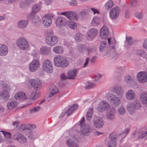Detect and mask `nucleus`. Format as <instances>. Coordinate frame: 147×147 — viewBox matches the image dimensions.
<instances>
[{
    "label": "nucleus",
    "instance_id": "nucleus-1",
    "mask_svg": "<svg viewBox=\"0 0 147 147\" xmlns=\"http://www.w3.org/2000/svg\"><path fill=\"white\" fill-rule=\"evenodd\" d=\"M55 66L58 67H66L69 65V61L62 55H57L53 59Z\"/></svg>",
    "mask_w": 147,
    "mask_h": 147
},
{
    "label": "nucleus",
    "instance_id": "nucleus-2",
    "mask_svg": "<svg viewBox=\"0 0 147 147\" xmlns=\"http://www.w3.org/2000/svg\"><path fill=\"white\" fill-rule=\"evenodd\" d=\"M85 118L82 117L80 121V125L81 126V134L85 136L89 135L91 132V129L89 125L84 123Z\"/></svg>",
    "mask_w": 147,
    "mask_h": 147
},
{
    "label": "nucleus",
    "instance_id": "nucleus-3",
    "mask_svg": "<svg viewBox=\"0 0 147 147\" xmlns=\"http://www.w3.org/2000/svg\"><path fill=\"white\" fill-rule=\"evenodd\" d=\"M141 107L140 103L136 101L129 103L127 106V109L130 114L134 113L136 110L139 109Z\"/></svg>",
    "mask_w": 147,
    "mask_h": 147
},
{
    "label": "nucleus",
    "instance_id": "nucleus-4",
    "mask_svg": "<svg viewBox=\"0 0 147 147\" xmlns=\"http://www.w3.org/2000/svg\"><path fill=\"white\" fill-rule=\"evenodd\" d=\"M43 71L46 72L50 74L53 71V67L52 64L50 60L48 59L45 60L42 64Z\"/></svg>",
    "mask_w": 147,
    "mask_h": 147
},
{
    "label": "nucleus",
    "instance_id": "nucleus-5",
    "mask_svg": "<svg viewBox=\"0 0 147 147\" xmlns=\"http://www.w3.org/2000/svg\"><path fill=\"white\" fill-rule=\"evenodd\" d=\"M45 42L48 46H53L56 45L58 42L57 37L55 36L47 35L45 37Z\"/></svg>",
    "mask_w": 147,
    "mask_h": 147
},
{
    "label": "nucleus",
    "instance_id": "nucleus-6",
    "mask_svg": "<svg viewBox=\"0 0 147 147\" xmlns=\"http://www.w3.org/2000/svg\"><path fill=\"white\" fill-rule=\"evenodd\" d=\"M16 43L18 47L22 50H27L29 47V44L26 40L22 37L18 39Z\"/></svg>",
    "mask_w": 147,
    "mask_h": 147
},
{
    "label": "nucleus",
    "instance_id": "nucleus-7",
    "mask_svg": "<svg viewBox=\"0 0 147 147\" xmlns=\"http://www.w3.org/2000/svg\"><path fill=\"white\" fill-rule=\"evenodd\" d=\"M107 98L108 101L115 106H117L120 103V98L119 97L112 94H109L107 96Z\"/></svg>",
    "mask_w": 147,
    "mask_h": 147
},
{
    "label": "nucleus",
    "instance_id": "nucleus-8",
    "mask_svg": "<svg viewBox=\"0 0 147 147\" xmlns=\"http://www.w3.org/2000/svg\"><path fill=\"white\" fill-rule=\"evenodd\" d=\"M60 15L65 16L70 20L77 21L78 20L77 13L73 11H67L62 12L61 13Z\"/></svg>",
    "mask_w": 147,
    "mask_h": 147
},
{
    "label": "nucleus",
    "instance_id": "nucleus-9",
    "mask_svg": "<svg viewBox=\"0 0 147 147\" xmlns=\"http://www.w3.org/2000/svg\"><path fill=\"white\" fill-rule=\"evenodd\" d=\"M29 83L36 91L39 90L42 86L41 82L38 79L30 80Z\"/></svg>",
    "mask_w": 147,
    "mask_h": 147
},
{
    "label": "nucleus",
    "instance_id": "nucleus-10",
    "mask_svg": "<svg viewBox=\"0 0 147 147\" xmlns=\"http://www.w3.org/2000/svg\"><path fill=\"white\" fill-rule=\"evenodd\" d=\"M86 44H79L77 47L78 50L80 52H87L88 53H89L92 51L95 50L94 47H87Z\"/></svg>",
    "mask_w": 147,
    "mask_h": 147
},
{
    "label": "nucleus",
    "instance_id": "nucleus-11",
    "mask_svg": "<svg viewBox=\"0 0 147 147\" xmlns=\"http://www.w3.org/2000/svg\"><path fill=\"white\" fill-rule=\"evenodd\" d=\"M40 65V64L38 61L36 59H34L29 64V70L30 72H35L39 69Z\"/></svg>",
    "mask_w": 147,
    "mask_h": 147
},
{
    "label": "nucleus",
    "instance_id": "nucleus-12",
    "mask_svg": "<svg viewBox=\"0 0 147 147\" xmlns=\"http://www.w3.org/2000/svg\"><path fill=\"white\" fill-rule=\"evenodd\" d=\"M117 136L114 133H112L110 134L109 140L108 142V147H116L117 145L116 138Z\"/></svg>",
    "mask_w": 147,
    "mask_h": 147
},
{
    "label": "nucleus",
    "instance_id": "nucleus-13",
    "mask_svg": "<svg viewBox=\"0 0 147 147\" xmlns=\"http://www.w3.org/2000/svg\"><path fill=\"white\" fill-rule=\"evenodd\" d=\"M109 107V105L108 103L105 101H102L98 104L97 109L98 112L102 113L107 110Z\"/></svg>",
    "mask_w": 147,
    "mask_h": 147
},
{
    "label": "nucleus",
    "instance_id": "nucleus-14",
    "mask_svg": "<svg viewBox=\"0 0 147 147\" xmlns=\"http://www.w3.org/2000/svg\"><path fill=\"white\" fill-rule=\"evenodd\" d=\"M137 78L138 81L141 83L147 82V72L146 71H140L138 73Z\"/></svg>",
    "mask_w": 147,
    "mask_h": 147
},
{
    "label": "nucleus",
    "instance_id": "nucleus-15",
    "mask_svg": "<svg viewBox=\"0 0 147 147\" xmlns=\"http://www.w3.org/2000/svg\"><path fill=\"white\" fill-rule=\"evenodd\" d=\"M120 8L117 6L113 7L109 12V15L110 18L112 19H116L119 15Z\"/></svg>",
    "mask_w": 147,
    "mask_h": 147
},
{
    "label": "nucleus",
    "instance_id": "nucleus-16",
    "mask_svg": "<svg viewBox=\"0 0 147 147\" xmlns=\"http://www.w3.org/2000/svg\"><path fill=\"white\" fill-rule=\"evenodd\" d=\"M79 141L75 137H72L66 141L67 145L69 147H79Z\"/></svg>",
    "mask_w": 147,
    "mask_h": 147
},
{
    "label": "nucleus",
    "instance_id": "nucleus-17",
    "mask_svg": "<svg viewBox=\"0 0 147 147\" xmlns=\"http://www.w3.org/2000/svg\"><path fill=\"white\" fill-rule=\"evenodd\" d=\"M13 138V139L20 143H24L27 142L26 138L20 133H17L14 134Z\"/></svg>",
    "mask_w": 147,
    "mask_h": 147
},
{
    "label": "nucleus",
    "instance_id": "nucleus-18",
    "mask_svg": "<svg viewBox=\"0 0 147 147\" xmlns=\"http://www.w3.org/2000/svg\"><path fill=\"white\" fill-rule=\"evenodd\" d=\"M43 24L45 26L49 27L52 23V20L50 14L45 15L42 18Z\"/></svg>",
    "mask_w": 147,
    "mask_h": 147
},
{
    "label": "nucleus",
    "instance_id": "nucleus-19",
    "mask_svg": "<svg viewBox=\"0 0 147 147\" xmlns=\"http://www.w3.org/2000/svg\"><path fill=\"white\" fill-rule=\"evenodd\" d=\"M97 31L95 28H92L87 33V38L89 40H91L94 38L96 35Z\"/></svg>",
    "mask_w": 147,
    "mask_h": 147
},
{
    "label": "nucleus",
    "instance_id": "nucleus-20",
    "mask_svg": "<svg viewBox=\"0 0 147 147\" xmlns=\"http://www.w3.org/2000/svg\"><path fill=\"white\" fill-rule=\"evenodd\" d=\"M104 122L102 119L98 117L95 118L93 121V125L97 128H100L102 126Z\"/></svg>",
    "mask_w": 147,
    "mask_h": 147
},
{
    "label": "nucleus",
    "instance_id": "nucleus-21",
    "mask_svg": "<svg viewBox=\"0 0 147 147\" xmlns=\"http://www.w3.org/2000/svg\"><path fill=\"white\" fill-rule=\"evenodd\" d=\"M35 0H24V2H21L20 4V7L24 8L26 7H30L34 2Z\"/></svg>",
    "mask_w": 147,
    "mask_h": 147
},
{
    "label": "nucleus",
    "instance_id": "nucleus-22",
    "mask_svg": "<svg viewBox=\"0 0 147 147\" xmlns=\"http://www.w3.org/2000/svg\"><path fill=\"white\" fill-rule=\"evenodd\" d=\"M126 98L129 100H133L135 98V94L132 90H129L125 93Z\"/></svg>",
    "mask_w": 147,
    "mask_h": 147
},
{
    "label": "nucleus",
    "instance_id": "nucleus-23",
    "mask_svg": "<svg viewBox=\"0 0 147 147\" xmlns=\"http://www.w3.org/2000/svg\"><path fill=\"white\" fill-rule=\"evenodd\" d=\"M108 28H101L100 30V35L101 38L106 39L108 36L109 31Z\"/></svg>",
    "mask_w": 147,
    "mask_h": 147
},
{
    "label": "nucleus",
    "instance_id": "nucleus-24",
    "mask_svg": "<svg viewBox=\"0 0 147 147\" xmlns=\"http://www.w3.org/2000/svg\"><path fill=\"white\" fill-rule=\"evenodd\" d=\"M65 18L60 17L58 18L56 20V24L57 27L63 26L65 24Z\"/></svg>",
    "mask_w": 147,
    "mask_h": 147
},
{
    "label": "nucleus",
    "instance_id": "nucleus-25",
    "mask_svg": "<svg viewBox=\"0 0 147 147\" xmlns=\"http://www.w3.org/2000/svg\"><path fill=\"white\" fill-rule=\"evenodd\" d=\"M64 51L63 47L59 45L55 46L53 49V51L57 54H62L63 53Z\"/></svg>",
    "mask_w": 147,
    "mask_h": 147
},
{
    "label": "nucleus",
    "instance_id": "nucleus-26",
    "mask_svg": "<svg viewBox=\"0 0 147 147\" xmlns=\"http://www.w3.org/2000/svg\"><path fill=\"white\" fill-rule=\"evenodd\" d=\"M15 98L17 100H24L27 98L26 95L23 92H18L14 95Z\"/></svg>",
    "mask_w": 147,
    "mask_h": 147
},
{
    "label": "nucleus",
    "instance_id": "nucleus-27",
    "mask_svg": "<svg viewBox=\"0 0 147 147\" xmlns=\"http://www.w3.org/2000/svg\"><path fill=\"white\" fill-rule=\"evenodd\" d=\"M8 49L5 45L0 44V55L4 56L8 53Z\"/></svg>",
    "mask_w": 147,
    "mask_h": 147
},
{
    "label": "nucleus",
    "instance_id": "nucleus-28",
    "mask_svg": "<svg viewBox=\"0 0 147 147\" xmlns=\"http://www.w3.org/2000/svg\"><path fill=\"white\" fill-rule=\"evenodd\" d=\"M50 91L49 94V96L51 98L55 94L58 93L59 91L58 88L54 85H52L50 88Z\"/></svg>",
    "mask_w": 147,
    "mask_h": 147
},
{
    "label": "nucleus",
    "instance_id": "nucleus-29",
    "mask_svg": "<svg viewBox=\"0 0 147 147\" xmlns=\"http://www.w3.org/2000/svg\"><path fill=\"white\" fill-rule=\"evenodd\" d=\"M113 91L119 97H121L123 94V90L119 86H115Z\"/></svg>",
    "mask_w": 147,
    "mask_h": 147
},
{
    "label": "nucleus",
    "instance_id": "nucleus-30",
    "mask_svg": "<svg viewBox=\"0 0 147 147\" xmlns=\"http://www.w3.org/2000/svg\"><path fill=\"white\" fill-rule=\"evenodd\" d=\"M140 100L142 103L147 104V92H143L140 95Z\"/></svg>",
    "mask_w": 147,
    "mask_h": 147
},
{
    "label": "nucleus",
    "instance_id": "nucleus-31",
    "mask_svg": "<svg viewBox=\"0 0 147 147\" xmlns=\"http://www.w3.org/2000/svg\"><path fill=\"white\" fill-rule=\"evenodd\" d=\"M36 128V126L34 125H31L30 124H24L21 125L20 127V130H24L25 129L28 130H31Z\"/></svg>",
    "mask_w": 147,
    "mask_h": 147
},
{
    "label": "nucleus",
    "instance_id": "nucleus-32",
    "mask_svg": "<svg viewBox=\"0 0 147 147\" xmlns=\"http://www.w3.org/2000/svg\"><path fill=\"white\" fill-rule=\"evenodd\" d=\"M0 97L5 100H7L9 97V92L6 90H3L0 92Z\"/></svg>",
    "mask_w": 147,
    "mask_h": 147
},
{
    "label": "nucleus",
    "instance_id": "nucleus-33",
    "mask_svg": "<svg viewBox=\"0 0 147 147\" xmlns=\"http://www.w3.org/2000/svg\"><path fill=\"white\" fill-rule=\"evenodd\" d=\"M18 103L15 101H11L8 102L7 104V108L9 110H11L17 107Z\"/></svg>",
    "mask_w": 147,
    "mask_h": 147
},
{
    "label": "nucleus",
    "instance_id": "nucleus-34",
    "mask_svg": "<svg viewBox=\"0 0 147 147\" xmlns=\"http://www.w3.org/2000/svg\"><path fill=\"white\" fill-rule=\"evenodd\" d=\"M115 113V109L114 108H111L107 115V118L109 119H113L114 118Z\"/></svg>",
    "mask_w": 147,
    "mask_h": 147
},
{
    "label": "nucleus",
    "instance_id": "nucleus-35",
    "mask_svg": "<svg viewBox=\"0 0 147 147\" xmlns=\"http://www.w3.org/2000/svg\"><path fill=\"white\" fill-rule=\"evenodd\" d=\"M28 22L27 20L19 21L17 23L18 26L19 28H25L27 27Z\"/></svg>",
    "mask_w": 147,
    "mask_h": 147
},
{
    "label": "nucleus",
    "instance_id": "nucleus-36",
    "mask_svg": "<svg viewBox=\"0 0 147 147\" xmlns=\"http://www.w3.org/2000/svg\"><path fill=\"white\" fill-rule=\"evenodd\" d=\"M40 51V53L45 55H48L51 53V50L47 47H42L41 48Z\"/></svg>",
    "mask_w": 147,
    "mask_h": 147
},
{
    "label": "nucleus",
    "instance_id": "nucleus-37",
    "mask_svg": "<svg viewBox=\"0 0 147 147\" xmlns=\"http://www.w3.org/2000/svg\"><path fill=\"white\" fill-rule=\"evenodd\" d=\"M41 3V2H40L39 3L40 4H35L33 6L32 11L33 13L36 14L40 11V9L41 6L42 5Z\"/></svg>",
    "mask_w": 147,
    "mask_h": 147
},
{
    "label": "nucleus",
    "instance_id": "nucleus-38",
    "mask_svg": "<svg viewBox=\"0 0 147 147\" xmlns=\"http://www.w3.org/2000/svg\"><path fill=\"white\" fill-rule=\"evenodd\" d=\"M3 78H4V79H2V78L0 79L1 81L0 84L3 88H6V89L9 90V87L8 86V84H6L7 79L5 77H4Z\"/></svg>",
    "mask_w": 147,
    "mask_h": 147
},
{
    "label": "nucleus",
    "instance_id": "nucleus-39",
    "mask_svg": "<svg viewBox=\"0 0 147 147\" xmlns=\"http://www.w3.org/2000/svg\"><path fill=\"white\" fill-rule=\"evenodd\" d=\"M77 74V70L76 69L69 70L67 73L68 76L69 77V78L71 79H74Z\"/></svg>",
    "mask_w": 147,
    "mask_h": 147
},
{
    "label": "nucleus",
    "instance_id": "nucleus-40",
    "mask_svg": "<svg viewBox=\"0 0 147 147\" xmlns=\"http://www.w3.org/2000/svg\"><path fill=\"white\" fill-rule=\"evenodd\" d=\"M93 114V110L92 108L89 109L86 114V119L88 121H90L91 119Z\"/></svg>",
    "mask_w": 147,
    "mask_h": 147
},
{
    "label": "nucleus",
    "instance_id": "nucleus-41",
    "mask_svg": "<svg viewBox=\"0 0 147 147\" xmlns=\"http://www.w3.org/2000/svg\"><path fill=\"white\" fill-rule=\"evenodd\" d=\"M78 107V104H74L69 109L67 112V113L68 114L67 115L68 116H69L72 113L75 111L77 109Z\"/></svg>",
    "mask_w": 147,
    "mask_h": 147
},
{
    "label": "nucleus",
    "instance_id": "nucleus-42",
    "mask_svg": "<svg viewBox=\"0 0 147 147\" xmlns=\"http://www.w3.org/2000/svg\"><path fill=\"white\" fill-rule=\"evenodd\" d=\"M91 24L93 26H96L100 24V19L97 17H94L92 20Z\"/></svg>",
    "mask_w": 147,
    "mask_h": 147
},
{
    "label": "nucleus",
    "instance_id": "nucleus-43",
    "mask_svg": "<svg viewBox=\"0 0 147 147\" xmlns=\"http://www.w3.org/2000/svg\"><path fill=\"white\" fill-rule=\"evenodd\" d=\"M113 5V4L111 0H109L108 1L105 5V8L107 10L110 9Z\"/></svg>",
    "mask_w": 147,
    "mask_h": 147
},
{
    "label": "nucleus",
    "instance_id": "nucleus-44",
    "mask_svg": "<svg viewBox=\"0 0 147 147\" xmlns=\"http://www.w3.org/2000/svg\"><path fill=\"white\" fill-rule=\"evenodd\" d=\"M136 54L137 55L143 57H144L146 55V52L142 49L137 50L136 52Z\"/></svg>",
    "mask_w": 147,
    "mask_h": 147
},
{
    "label": "nucleus",
    "instance_id": "nucleus-45",
    "mask_svg": "<svg viewBox=\"0 0 147 147\" xmlns=\"http://www.w3.org/2000/svg\"><path fill=\"white\" fill-rule=\"evenodd\" d=\"M83 39V36L80 33H76L75 36V40L77 41H80Z\"/></svg>",
    "mask_w": 147,
    "mask_h": 147
},
{
    "label": "nucleus",
    "instance_id": "nucleus-46",
    "mask_svg": "<svg viewBox=\"0 0 147 147\" xmlns=\"http://www.w3.org/2000/svg\"><path fill=\"white\" fill-rule=\"evenodd\" d=\"M125 81L127 83H131L132 82H133L134 81L133 79L129 75L126 76L125 78Z\"/></svg>",
    "mask_w": 147,
    "mask_h": 147
},
{
    "label": "nucleus",
    "instance_id": "nucleus-47",
    "mask_svg": "<svg viewBox=\"0 0 147 147\" xmlns=\"http://www.w3.org/2000/svg\"><path fill=\"white\" fill-rule=\"evenodd\" d=\"M38 96L36 94V92H32L31 94V99L33 100H35L37 99Z\"/></svg>",
    "mask_w": 147,
    "mask_h": 147
},
{
    "label": "nucleus",
    "instance_id": "nucleus-48",
    "mask_svg": "<svg viewBox=\"0 0 147 147\" xmlns=\"http://www.w3.org/2000/svg\"><path fill=\"white\" fill-rule=\"evenodd\" d=\"M94 86V84L90 83L89 82H87L86 83L85 88L86 89H89L93 87Z\"/></svg>",
    "mask_w": 147,
    "mask_h": 147
},
{
    "label": "nucleus",
    "instance_id": "nucleus-49",
    "mask_svg": "<svg viewBox=\"0 0 147 147\" xmlns=\"http://www.w3.org/2000/svg\"><path fill=\"white\" fill-rule=\"evenodd\" d=\"M1 132L3 134L5 137H6L7 138H9L11 136V134L10 133L6 132L3 131H1Z\"/></svg>",
    "mask_w": 147,
    "mask_h": 147
},
{
    "label": "nucleus",
    "instance_id": "nucleus-50",
    "mask_svg": "<svg viewBox=\"0 0 147 147\" xmlns=\"http://www.w3.org/2000/svg\"><path fill=\"white\" fill-rule=\"evenodd\" d=\"M68 26L69 28H76L77 26V24L73 22L70 21L68 23Z\"/></svg>",
    "mask_w": 147,
    "mask_h": 147
},
{
    "label": "nucleus",
    "instance_id": "nucleus-51",
    "mask_svg": "<svg viewBox=\"0 0 147 147\" xmlns=\"http://www.w3.org/2000/svg\"><path fill=\"white\" fill-rule=\"evenodd\" d=\"M118 111L119 113L121 115L124 114L125 113V110L124 108L122 107L119 108Z\"/></svg>",
    "mask_w": 147,
    "mask_h": 147
},
{
    "label": "nucleus",
    "instance_id": "nucleus-52",
    "mask_svg": "<svg viewBox=\"0 0 147 147\" xmlns=\"http://www.w3.org/2000/svg\"><path fill=\"white\" fill-rule=\"evenodd\" d=\"M35 14L32 11L31 13L27 16V17L30 20H33L34 18Z\"/></svg>",
    "mask_w": 147,
    "mask_h": 147
},
{
    "label": "nucleus",
    "instance_id": "nucleus-53",
    "mask_svg": "<svg viewBox=\"0 0 147 147\" xmlns=\"http://www.w3.org/2000/svg\"><path fill=\"white\" fill-rule=\"evenodd\" d=\"M40 109V107H39L34 108L30 109V112L32 113L34 112H36L39 111Z\"/></svg>",
    "mask_w": 147,
    "mask_h": 147
},
{
    "label": "nucleus",
    "instance_id": "nucleus-54",
    "mask_svg": "<svg viewBox=\"0 0 147 147\" xmlns=\"http://www.w3.org/2000/svg\"><path fill=\"white\" fill-rule=\"evenodd\" d=\"M88 13L87 11L85 10H83L80 13V15L82 17H83L86 16H87L88 15Z\"/></svg>",
    "mask_w": 147,
    "mask_h": 147
},
{
    "label": "nucleus",
    "instance_id": "nucleus-55",
    "mask_svg": "<svg viewBox=\"0 0 147 147\" xmlns=\"http://www.w3.org/2000/svg\"><path fill=\"white\" fill-rule=\"evenodd\" d=\"M106 44V43L105 41L101 42L99 47L100 51H102L101 50L104 47H105Z\"/></svg>",
    "mask_w": 147,
    "mask_h": 147
},
{
    "label": "nucleus",
    "instance_id": "nucleus-56",
    "mask_svg": "<svg viewBox=\"0 0 147 147\" xmlns=\"http://www.w3.org/2000/svg\"><path fill=\"white\" fill-rule=\"evenodd\" d=\"M135 16L139 19H141L143 17L142 14L139 12H136L135 13Z\"/></svg>",
    "mask_w": 147,
    "mask_h": 147
},
{
    "label": "nucleus",
    "instance_id": "nucleus-57",
    "mask_svg": "<svg viewBox=\"0 0 147 147\" xmlns=\"http://www.w3.org/2000/svg\"><path fill=\"white\" fill-rule=\"evenodd\" d=\"M69 4L72 6H75L77 5V3L76 0H71L69 2Z\"/></svg>",
    "mask_w": 147,
    "mask_h": 147
},
{
    "label": "nucleus",
    "instance_id": "nucleus-58",
    "mask_svg": "<svg viewBox=\"0 0 147 147\" xmlns=\"http://www.w3.org/2000/svg\"><path fill=\"white\" fill-rule=\"evenodd\" d=\"M129 131V128H127L125 129V130L124 132L122 133V134L121 135H122V137H123L124 138L126 136L127 134Z\"/></svg>",
    "mask_w": 147,
    "mask_h": 147
},
{
    "label": "nucleus",
    "instance_id": "nucleus-59",
    "mask_svg": "<svg viewBox=\"0 0 147 147\" xmlns=\"http://www.w3.org/2000/svg\"><path fill=\"white\" fill-rule=\"evenodd\" d=\"M33 24L35 26V27H39L40 24H42V22L40 20L38 21H36L33 22Z\"/></svg>",
    "mask_w": 147,
    "mask_h": 147
},
{
    "label": "nucleus",
    "instance_id": "nucleus-60",
    "mask_svg": "<svg viewBox=\"0 0 147 147\" xmlns=\"http://www.w3.org/2000/svg\"><path fill=\"white\" fill-rule=\"evenodd\" d=\"M126 40L129 44L131 45L132 44V39L131 37H126Z\"/></svg>",
    "mask_w": 147,
    "mask_h": 147
},
{
    "label": "nucleus",
    "instance_id": "nucleus-61",
    "mask_svg": "<svg viewBox=\"0 0 147 147\" xmlns=\"http://www.w3.org/2000/svg\"><path fill=\"white\" fill-rule=\"evenodd\" d=\"M137 2L136 0H131L130 2V4L132 6L134 7L136 6V3Z\"/></svg>",
    "mask_w": 147,
    "mask_h": 147
},
{
    "label": "nucleus",
    "instance_id": "nucleus-62",
    "mask_svg": "<svg viewBox=\"0 0 147 147\" xmlns=\"http://www.w3.org/2000/svg\"><path fill=\"white\" fill-rule=\"evenodd\" d=\"M90 9L93 11L94 14H95L96 13H97L98 14L99 13L98 10L94 8H92Z\"/></svg>",
    "mask_w": 147,
    "mask_h": 147
},
{
    "label": "nucleus",
    "instance_id": "nucleus-63",
    "mask_svg": "<svg viewBox=\"0 0 147 147\" xmlns=\"http://www.w3.org/2000/svg\"><path fill=\"white\" fill-rule=\"evenodd\" d=\"M143 47L144 48L146 49L147 51V39L144 40L143 42Z\"/></svg>",
    "mask_w": 147,
    "mask_h": 147
},
{
    "label": "nucleus",
    "instance_id": "nucleus-64",
    "mask_svg": "<svg viewBox=\"0 0 147 147\" xmlns=\"http://www.w3.org/2000/svg\"><path fill=\"white\" fill-rule=\"evenodd\" d=\"M146 133L147 134V131L146 133L145 132L143 133L142 132H140L139 133L140 136L139 137V138H143L144 136L145 135Z\"/></svg>",
    "mask_w": 147,
    "mask_h": 147
}]
</instances>
